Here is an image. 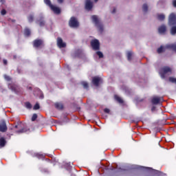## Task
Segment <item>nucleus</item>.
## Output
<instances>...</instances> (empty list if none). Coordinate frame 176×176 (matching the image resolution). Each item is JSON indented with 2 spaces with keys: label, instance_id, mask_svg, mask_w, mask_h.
Returning <instances> with one entry per match:
<instances>
[{
  "label": "nucleus",
  "instance_id": "nucleus-10",
  "mask_svg": "<svg viewBox=\"0 0 176 176\" xmlns=\"http://www.w3.org/2000/svg\"><path fill=\"white\" fill-rule=\"evenodd\" d=\"M57 45L58 47H65V43L63 42V39H61V38H58Z\"/></svg>",
  "mask_w": 176,
  "mask_h": 176
},
{
  "label": "nucleus",
  "instance_id": "nucleus-37",
  "mask_svg": "<svg viewBox=\"0 0 176 176\" xmlns=\"http://www.w3.org/2000/svg\"><path fill=\"white\" fill-rule=\"evenodd\" d=\"M44 24H45V23H44L43 22H41V23H40V25H41V26L44 25Z\"/></svg>",
  "mask_w": 176,
  "mask_h": 176
},
{
  "label": "nucleus",
  "instance_id": "nucleus-35",
  "mask_svg": "<svg viewBox=\"0 0 176 176\" xmlns=\"http://www.w3.org/2000/svg\"><path fill=\"white\" fill-rule=\"evenodd\" d=\"M3 63L5 64V65H6V64H8V61L6 60H4Z\"/></svg>",
  "mask_w": 176,
  "mask_h": 176
},
{
  "label": "nucleus",
  "instance_id": "nucleus-32",
  "mask_svg": "<svg viewBox=\"0 0 176 176\" xmlns=\"http://www.w3.org/2000/svg\"><path fill=\"white\" fill-rule=\"evenodd\" d=\"M1 13L3 16H4V14H6V10H2Z\"/></svg>",
  "mask_w": 176,
  "mask_h": 176
},
{
  "label": "nucleus",
  "instance_id": "nucleus-38",
  "mask_svg": "<svg viewBox=\"0 0 176 176\" xmlns=\"http://www.w3.org/2000/svg\"><path fill=\"white\" fill-rule=\"evenodd\" d=\"M20 133H25V131H24V129H23L22 131H20Z\"/></svg>",
  "mask_w": 176,
  "mask_h": 176
},
{
  "label": "nucleus",
  "instance_id": "nucleus-25",
  "mask_svg": "<svg viewBox=\"0 0 176 176\" xmlns=\"http://www.w3.org/2000/svg\"><path fill=\"white\" fill-rule=\"evenodd\" d=\"M38 118V116L36 114H33L32 117V122H35V120H36V118Z\"/></svg>",
  "mask_w": 176,
  "mask_h": 176
},
{
  "label": "nucleus",
  "instance_id": "nucleus-17",
  "mask_svg": "<svg viewBox=\"0 0 176 176\" xmlns=\"http://www.w3.org/2000/svg\"><path fill=\"white\" fill-rule=\"evenodd\" d=\"M55 107L57 108V109H63V104L61 103H56Z\"/></svg>",
  "mask_w": 176,
  "mask_h": 176
},
{
  "label": "nucleus",
  "instance_id": "nucleus-4",
  "mask_svg": "<svg viewBox=\"0 0 176 176\" xmlns=\"http://www.w3.org/2000/svg\"><path fill=\"white\" fill-rule=\"evenodd\" d=\"M69 25L70 27H72L73 28H76V27H79V23L78 22V20L75 17H72Z\"/></svg>",
  "mask_w": 176,
  "mask_h": 176
},
{
  "label": "nucleus",
  "instance_id": "nucleus-18",
  "mask_svg": "<svg viewBox=\"0 0 176 176\" xmlns=\"http://www.w3.org/2000/svg\"><path fill=\"white\" fill-rule=\"evenodd\" d=\"M170 34L172 35H175V34H176V26L172 27V28L170 29Z\"/></svg>",
  "mask_w": 176,
  "mask_h": 176
},
{
  "label": "nucleus",
  "instance_id": "nucleus-1",
  "mask_svg": "<svg viewBox=\"0 0 176 176\" xmlns=\"http://www.w3.org/2000/svg\"><path fill=\"white\" fill-rule=\"evenodd\" d=\"M44 2L46 5L50 6V8L56 13V14H58L60 12V9L58 7H56V6L52 5V3L50 2V0H44Z\"/></svg>",
  "mask_w": 176,
  "mask_h": 176
},
{
  "label": "nucleus",
  "instance_id": "nucleus-2",
  "mask_svg": "<svg viewBox=\"0 0 176 176\" xmlns=\"http://www.w3.org/2000/svg\"><path fill=\"white\" fill-rule=\"evenodd\" d=\"M166 49H173V50L176 52V45H168L166 47L161 46L157 49V53H163Z\"/></svg>",
  "mask_w": 176,
  "mask_h": 176
},
{
  "label": "nucleus",
  "instance_id": "nucleus-29",
  "mask_svg": "<svg viewBox=\"0 0 176 176\" xmlns=\"http://www.w3.org/2000/svg\"><path fill=\"white\" fill-rule=\"evenodd\" d=\"M34 109L36 110V109H39V104L36 103L34 107Z\"/></svg>",
  "mask_w": 176,
  "mask_h": 176
},
{
  "label": "nucleus",
  "instance_id": "nucleus-3",
  "mask_svg": "<svg viewBox=\"0 0 176 176\" xmlns=\"http://www.w3.org/2000/svg\"><path fill=\"white\" fill-rule=\"evenodd\" d=\"M162 78H166L168 74H171V69L170 67H164L160 72Z\"/></svg>",
  "mask_w": 176,
  "mask_h": 176
},
{
  "label": "nucleus",
  "instance_id": "nucleus-24",
  "mask_svg": "<svg viewBox=\"0 0 176 176\" xmlns=\"http://www.w3.org/2000/svg\"><path fill=\"white\" fill-rule=\"evenodd\" d=\"M169 81H170L172 83H176V78L173 77L169 78Z\"/></svg>",
  "mask_w": 176,
  "mask_h": 176
},
{
  "label": "nucleus",
  "instance_id": "nucleus-14",
  "mask_svg": "<svg viewBox=\"0 0 176 176\" xmlns=\"http://www.w3.org/2000/svg\"><path fill=\"white\" fill-rule=\"evenodd\" d=\"M158 31L160 32V34H164V32H166V26L162 25L161 27L159 28Z\"/></svg>",
  "mask_w": 176,
  "mask_h": 176
},
{
  "label": "nucleus",
  "instance_id": "nucleus-34",
  "mask_svg": "<svg viewBox=\"0 0 176 176\" xmlns=\"http://www.w3.org/2000/svg\"><path fill=\"white\" fill-rule=\"evenodd\" d=\"M173 6L176 8V0L173 1Z\"/></svg>",
  "mask_w": 176,
  "mask_h": 176
},
{
  "label": "nucleus",
  "instance_id": "nucleus-26",
  "mask_svg": "<svg viewBox=\"0 0 176 176\" xmlns=\"http://www.w3.org/2000/svg\"><path fill=\"white\" fill-rule=\"evenodd\" d=\"M82 85L83 87H85V89H87L89 87V85L86 82H82Z\"/></svg>",
  "mask_w": 176,
  "mask_h": 176
},
{
  "label": "nucleus",
  "instance_id": "nucleus-12",
  "mask_svg": "<svg viewBox=\"0 0 176 176\" xmlns=\"http://www.w3.org/2000/svg\"><path fill=\"white\" fill-rule=\"evenodd\" d=\"M160 101H162V98H160L157 96H155V97L153 98V99H152V102L153 104H159L160 102Z\"/></svg>",
  "mask_w": 176,
  "mask_h": 176
},
{
  "label": "nucleus",
  "instance_id": "nucleus-6",
  "mask_svg": "<svg viewBox=\"0 0 176 176\" xmlns=\"http://www.w3.org/2000/svg\"><path fill=\"white\" fill-rule=\"evenodd\" d=\"M174 24H176V15L172 13L169 16V25H174Z\"/></svg>",
  "mask_w": 176,
  "mask_h": 176
},
{
  "label": "nucleus",
  "instance_id": "nucleus-21",
  "mask_svg": "<svg viewBox=\"0 0 176 176\" xmlns=\"http://www.w3.org/2000/svg\"><path fill=\"white\" fill-rule=\"evenodd\" d=\"M131 56H133V53L131 52H127V58L128 60H131Z\"/></svg>",
  "mask_w": 176,
  "mask_h": 176
},
{
  "label": "nucleus",
  "instance_id": "nucleus-11",
  "mask_svg": "<svg viewBox=\"0 0 176 176\" xmlns=\"http://www.w3.org/2000/svg\"><path fill=\"white\" fill-rule=\"evenodd\" d=\"M43 43V41L42 40H36L34 42V47H39Z\"/></svg>",
  "mask_w": 176,
  "mask_h": 176
},
{
  "label": "nucleus",
  "instance_id": "nucleus-42",
  "mask_svg": "<svg viewBox=\"0 0 176 176\" xmlns=\"http://www.w3.org/2000/svg\"><path fill=\"white\" fill-rule=\"evenodd\" d=\"M12 90H14V88H12Z\"/></svg>",
  "mask_w": 176,
  "mask_h": 176
},
{
  "label": "nucleus",
  "instance_id": "nucleus-22",
  "mask_svg": "<svg viewBox=\"0 0 176 176\" xmlns=\"http://www.w3.org/2000/svg\"><path fill=\"white\" fill-rule=\"evenodd\" d=\"M30 34H31V32L30 31V29H25V35L28 36L29 35H30Z\"/></svg>",
  "mask_w": 176,
  "mask_h": 176
},
{
  "label": "nucleus",
  "instance_id": "nucleus-23",
  "mask_svg": "<svg viewBox=\"0 0 176 176\" xmlns=\"http://www.w3.org/2000/svg\"><path fill=\"white\" fill-rule=\"evenodd\" d=\"M36 156H37V157H38V159H44V157H45V155L40 154V153H37Z\"/></svg>",
  "mask_w": 176,
  "mask_h": 176
},
{
  "label": "nucleus",
  "instance_id": "nucleus-9",
  "mask_svg": "<svg viewBox=\"0 0 176 176\" xmlns=\"http://www.w3.org/2000/svg\"><path fill=\"white\" fill-rule=\"evenodd\" d=\"M91 8H93V3L90 0H86L85 9L91 10Z\"/></svg>",
  "mask_w": 176,
  "mask_h": 176
},
{
  "label": "nucleus",
  "instance_id": "nucleus-5",
  "mask_svg": "<svg viewBox=\"0 0 176 176\" xmlns=\"http://www.w3.org/2000/svg\"><path fill=\"white\" fill-rule=\"evenodd\" d=\"M91 45L94 50H98L100 49V42H98V40L95 39L91 42Z\"/></svg>",
  "mask_w": 176,
  "mask_h": 176
},
{
  "label": "nucleus",
  "instance_id": "nucleus-28",
  "mask_svg": "<svg viewBox=\"0 0 176 176\" xmlns=\"http://www.w3.org/2000/svg\"><path fill=\"white\" fill-rule=\"evenodd\" d=\"M97 54L99 56L100 58H102V57H103L102 52H98Z\"/></svg>",
  "mask_w": 176,
  "mask_h": 176
},
{
  "label": "nucleus",
  "instance_id": "nucleus-19",
  "mask_svg": "<svg viewBox=\"0 0 176 176\" xmlns=\"http://www.w3.org/2000/svg\"><path fill=\"white\" fill-rule=\"evenodd\" d=\"M25 105L26 108H28V109H31V108H32V105H31V103H30L28 102L25 103Z\"/></svg>",
  "mask_w": 176,
  "mask_h": 176
},
{
  "label": "nucleus",
  "instance_id": "nucleus-36",
  "mask_svg": "<svg viewBox=\"0 0 176 176\" xmlns=\"http://www.w3.org/2000/svg\"><path fill=\"white\" fill-rule=\"evenodd\" d=\"M58 2L59 3H63V0H58Z\"/></svg>",
  "mask_w": 176,
  "mask_h": 176
},
{
  "label": "nucleus",
  "instance_id": "nucleus-7",
  "mask_svg": "<svg viewBox=\"0 0 176 176\" xmlns=\"http://www.w3.org/2000/svg\"><path fill=\"white\" fill-rule=\"evenodd\" d=\"M6 130H8V126H6V123L5 122V121H1L0 122V131H1V133H5Z\"/></svg>",
  "mask_w": 176,
  "mask_h": 176
},
{
  "label": "nucleus",
  "instance_id": "nucleus-15",
  "mask_svg": "<svg viewBox=\"0 0 176 176\" xmlns=\"http://www.w3.org/2000/svg\"><path fill=\"white\" fill-rule=\"evenodd\" d=\"M6 144V140L3 138L0 139V146L3 148V146Z\"/></svg>",
  "mask_w": 176,
  "mask_h": 176
},
{
  "label": "nucleus",
  "instance_id": "nucleus-13",
  "mask_svg": "<svg viewBox=\"0 0 176 176\" xmlns=\"http://www.w3.org/2000/svg\"><path fill=\"white\" fill-rule=\"evenodd\" d=\"M91 19L96 25L98 24V23H100V19H98V17L97 16L93 15L91 16Z\"/></svg>",
  "mask_w": 176,
  "mask_h": 176
},
{
  "label": "nucleus",
  "instance_id": "nucleus-41",
  "mask_svg": "<svg viewBox=\"0 0 176 176\" xmlns=\"http://www.w3.org/2000/svg\"><path fill=\"white\" fill-rule=\"evenodd\" d=\"M113 13H115V10L113 11Z\"/></svg>",
  "mask_w": 176,
  "mask_h": 176
},
{
  "label": "nucleus",
  "instance_id": "nucleus-40",
  "mask_svg": "<svg viewBox=\"0 0 176 176\" xmlns=\"http://www.w3.org/2000/svg\"><path fill=\"white\" fill-rule=\"evenodd\" d=\"M98 0H95L96 2H97Z\"/></svg>",
  "mask_w": 176,
  "mask_h": 176
},
{
  "label": "nucleus",
  "instance_id": "nucleus-20",
  "mask_svg": "<svg viewBox=\"0 0 176 176\" xmlns=\"http://www.w3.org/2000/svg\"><path fill=\"white\" fill-rule=\"evenodd\" d=\"M165 18L164 14H159L157 16V19L158 20H160V21H163V19Z\"/></svg>",
  "mask_w": 176,
  "mask_h": 176
},
{
  "label": "nucleus",
  "instance_id": "nucleus-8",
  "mask_svg": "<svg viewBox=\"0 0 176 176\" xmlns=\"http://www.w3.org/2000/svg\"><path fill=\"white\" fill-rule=\"evenodd\" d=\"M92 82L94 85V86H99L100 83H101V78L94 77L92 79Z\"/></svg>",
  "mask_w": 176,
  "mask_h": 176
},
{
  "label": "nucleus",
  "instance_id": "nucleus-31",
  "mask_svg": "<svg viewBox=\"0 0 176 176\" xmlns=\"http://www.w3.org/2000/svg\"><path fill=\"white\" fill-rule=\"evenodd\" d=\"M4 78L6 80H10V78L6 75L4 76Z\"/></svg>",
  "mask_w": 176,
  "mask_h": 176
},
{
  "label": "nucleus",
  "instance_id": "nucleus-30",
  "mask_svg": "<svg viewBox=\"0 0 176 176\" xmlns=\"http://www.w3.org/2000/svg\"><path fill=\"white\" fill-rule=\"evenodd\" d=\"M32 20H34V16H30L28 17V21H32Z\"/></svg>",
  "mask_w": 176,
  "mask_h": 176
},
{
  "label": "nucleus",
  "instance_id": "nucleus-16",
  "mask_svg": "<svg viewBox=\"0 0 176 176\" xmlns=\"http://www.w3.org/2000/svg\"><path fill=\"white\" fill-rule=\"evenodd\" d=\"M115 99L116 100V101L120 102V104L123 103V99H122L120 97H119L118 96H115Z\"/></svg>",
  "mask_w": 176,
  "mask_h": 176
},
{
  "label": "nucleus",
  "instance_id": "nucleus-39",
  "mask_svg": "<svg viewBox=\"0 0 176 176\" xmlns=\"http://www.w3.org/2000/svg\"><path fill=\"white\" fill-rule=\"evenodd\" d=\"M155 109V107H153V109H152V111H153Z\"/></svg>",
  "mask_w": 176,
  "mask_h": 176
},
{
  "label": "nucleus",
  "instance_id": "nucleus-27",
  "mask_svg": "<svg viewBox=\"0 0 176 176\" xmlns=\"http://www.w3.org/2000/svg\"><path fill=\"white\" fill-rule=\"evenodd\" d=\"M143 10L144 12H146V10H148V6H146V4L143 5Z\"/></svg>",
  "mask_w": 176,
  "mask_h": 176
},
{
  "label": "nucleus",
  "instance_id": "nucleus-33",
  "mask_svg": "<svg viewBox=\"0 0 176 176\" xmlns=\"http://www.w3.org/2000/svg\"><path fill=\"white\" fill-rule=\"evenodd\" d=\"M104 111L106 112V113H109V109H104Z\"/></svg>",
  "mask_w": 176,
  "mask_h": 176
}]
</instances>
